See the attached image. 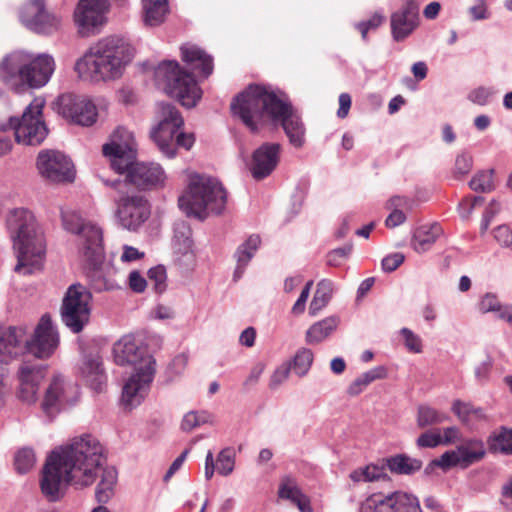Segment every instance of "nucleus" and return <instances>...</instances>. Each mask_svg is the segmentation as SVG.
I'll use <instances>...</instances> for the list:
<instances>
[{
  "instance_id": "f257e3e1",
  "label": "nucleus",
  "mask_w": 512,
  "mask_h": 512,
  "mask_svg": "<svg viewBox=\"0 0 512 512\" xmlns=\"http://www.w3.org/2000/svg\"><path fill=\"white\" fill-rule=\"evenodd\" d=\"M105 461L102 445L89 434L54 449L41 472L43 496L49 502H57L64 497L68 486L75 489L89 487L101 472L95 496L99 503H107L114 492L117 470L112 466L104 467Z\"/></svg>"
},
{
  "instance_id": "f03ea898",
  "label": "nucleus",
  "mask_w": 512,
  "mask_h": 512,
  "mask_svg": "<svg viewBox=\"0 0 512 512\" xmlns=\"http://www.w3.org/2000/svg\"><path fill=\"white\" fill-rule=\"evenodd\" d=\"M231 110L252 131L257 132L260 124H280L290 143L302 147L305 141V126L288 97L270 87L250 85L231 103Z\"/></svg>"
},
{
  "instance_id": "7ed1b4c3",
  "label": "nucleus",
  "mask_w": 512,
  "mask_h": 512,
  "mask_svg": "<svg viewBox=\"0 0 512 512\" xmlns=\"http://www.w3.org/2000/svg\"><path fill=\"white\" fill-rule=\"evenodd\" d=\"M135 56L130 41L120 35L99 39L75 63V71L92 83L115 81L122 77Z\"/></svg>"
},
{
  "instance_id": "20e7f679",
  "label": "nucleus",
  "mask_w": 512,
  "mask_h": 512,
  "mask_svg": "<svg viewBox=\"0 0 512 512\" xmlns=\"http://www.w3.org/2000/svg\"><path fill=\"white\" fill-rule=\"evenodd\" d=\"M65 230L79 235L83 239L82 256L85 262L87 277L96 291L113 290L117 287L114 279L115 267L104 261L102 230L96 224L85 221L73 210L61 213Z\"/></svg>"
},
{
  "instance_id": "39448f33",
  "label": "nucleus",
  "mask_w": 512,
  "mask_h": 512,
  "mask_svg": "<svg viewBox=\"0 0 512 512\" xmlns=\"http://www.w3.org/2000/svg\"><path fill=\"white\" fill-rule=\"evenodd\" d=\"M6 228L17 256L15 271L28 275L40 270L45 259L46 242L33 213L26 208L10 210L6 216Z\"/></svg>"
},
{
  "instance_id": "423d86ee",
  "label": "nucleus",
  "mask_w": 512,
  "mask_h": 512,
  "mask_svg": "<svg viewBox=\"0 0 512 512\" xmlns=\"http://www.w3.org/2000/svg\"><path fill=\"white\" fill-rule=\"evenodd\" d=\"M118 365H131L134 373L123 386L122 403L128 408L138 406L147 396L156 371L155 360L145 348L140 347L134 336L125 335L113 347Z\"/></svg>"
},
{
  "instance_id": "0eeeda50",
  "label": "nucleus",
  "mask_w": 512,
  "mask_h": 512,
  "mask_svg": "<svg viewBox=\"0 0 512 512\" xmlns=\"http://www.w3.org/2000/svg\"><path fill=\"white\" fill-rule=\"evenodd\" d=\"M54 70L55 61L51 55L15 50L0 61V80L16 92L37 89L49 82Z\"/></svg>"
},
{
  "instance_id": "6e6552de",
  "label": "nucleus",
  "mask_w": 512,
  "mask_h": 512,
  "mask_svg": "<svg viewBox=\"0 0 512 512\" xmlns=\"http://www.w3.org/2000/svg\"><path fill=\"white\" fill-rule=\"evenodd\" d=\"M180 209L188 216L204 220L209 214H221L227 204V191L222 183L209 175L193 173L186 190L178 199Z\"/></svg>"
},
{
  "instance_id": "1a4fd4ad",
  "label": "nucleus",
  "mask_w": 512,
  "mask_h": 512,
  "mask_svg": "<svg viewBox=\"0 0 512 512\" xmlns=\"http://www.w3.org/2000/svg\"><path fill=\"white\" fill-rule=\"evenodd\" d=\"M154 77L159 88L187 108L195 107L202 97V90L193 75L183 70L175 60L159 63Z\"/></svg>"
},
{
  "instance_id": "9d476101",
  "label": "nucleus",
  "mask_w": 512,
  "mask_h": 512,
  "mask_svg": "<svg viewBox=\"0 0 512 512\" xmlns=\"http://www.w3.org/2000/svg\"><path fill=\"white\" fill-rule=\"evenodd\" d=\"M117 195L113 198L117 205L116 216L119 224L130 231H136L150 216L148 200L141 194H130L129 184L121 179H102Z\"/></svg>"
},
{
  "instance_id": "9b49d317",
  "label": "nucleus",
  "mask_w": 512,
  "mask_h": 512,
  "mask_svg": "<svg viewBox=\"0 0 512 512\" xmlns=\"http://www.w3.org/2000/svg\"><path fill=\"white\" fill-rule=\"evenodd\" d=\"M45 101L35 98L23 111L21 118L10 117L0 124V130H11L15 141L24 145H39L46 138L48 130L42 119Z\"/></svg>"
},
{
  "instance_id": "f8f14e48",
  "label": "nucleus",
  "mask_w": 512,
  "mask_h": 512,
  "mask_svg": "<svg viewBox=\"0 0 512 512\" xmlns=\"http://www.w3.org/2000/svg\"><path fill=\"white\" fill-rule=\"evenodd\" d=\"M92 295L81 284L67 289L61 305V319L73 333L81 332L90 320Z\"/></svg>"
},
{
  "instance_id": "ddd939ff",
  "label": "nucleus",
  "mask_w": 512,
  "mask_h": 512,
  "mask_svg": "<svg viewBox=\"0 0 512 512\" xmlns=\"http://www.w3.org/2000/svg\"><path fill=\"white\" fill-rule=\"evenodd\" d=\"M157 125L151 136L159 150L168 158L175 156L174 137L184 124L179 110L170 103H159L156 111Z\"/></svg>"
},
{
  "instance_id": "4468645a",
  "label": "nucleus",
  "mask_w": 512,
  "mask_h": 512,
  "mask_svg": "<svg viewBox=\"0 0 512 512\" xmlns=\"http://www.w3.org/2000/svg\"><path fill=\"white\" fill-rule=\"evenodd\" d=\"M137 144L134 135L125 127H117L110 141L103 145V154L111 158V166L116 172H122L131 161H135Z\"/></svg>"
},
{
  "instance_id": "2eb2a0df",
  "label": "nucleus",
  "mask_w": 512,
  "mask_h": 512,
  "mask_svg": "<svg viewBox=\"0 0 512 512\" xmlns=\"http://www.w3.org/2000/svg\"><path fill=\"white\" fill-rule=\"evenodd\" d=\"M37 167L42 177L55 182H72L75 169L71 159L57 150H44L38 154Z\"/></svg>"
},
{
  "instance_id": "dca6fc26",
  "label": "nucleus",
  "mask_w": 512,
  "mask_h": 512,
  "mask_svg": "<svg viewBox=\"0 0 512 512\" xmlns=\"http://www.w3.org/2000/svg\"><path fill=\"white\" fill-rule=\"evenodd\" d=\"M56 105L57 112L75 124L91 126L97 120L96 106L85 97L63 94L58 97Z\"/></svg>"
},
{
  "instance_id": "f3484780",
  "label": "nucleus",
  "mask_w": 512,
  "mask_h": 512,
  "mask_svg": "<svg viewBox=\"0 0 512 512\" xmlns=\"http://www.w3.org/2000/svg\"><path fill=\"white\" fill-rule=\"evenodd\" d=\"M420 25V5L417 0H403L401 6L390 15L391 36L402 42L410 37Z\"/></svg>"
},
{
  "instance_id": "a211bd4d",
  "label": "nucleus",
  "mask_w": 512,
  "mask_h": 512,
  "mask_svg": "<svg viewBox=\"0 0 512 512\" xmlns=\"http://www.w3.org/2000/svg\"><path fill=\"white\" fill-rule=\"evenodd\" d=\"M59 345V335L51 317L43 315L37 324L31 340L25 338V346L28 351L37 358H48Z\"/></svg>"
},
{
  "instance_id": "6ab92c4d",
  "label": "nucleus",
  "mask_w": 512,
  "mask_h": 512,
  "mask_svg": "<svg viewBox=\"0 0 512 512\" xmlns=\"http://www.w3.org/2000/svg\"><path fill=\"white\" fill-rule=\"evenodd\" d=\"M77 397L78 387L71 381L57 375L46 390L42 402L43 412L48 416H53L62 407L75 403Z\"/></svg>"
},
{
  "instance_id": "aec40b11",
  "label": "nucleus",
  "mask_w": 512,
  "mask_h": 512,
  "mask_svg": "<svg viewBox=\"0 0 512 512\" xmlns=\"http://www.w3.org/2000/svg\"><path fill=\"white\" fill-rule=\"evenodd\" d=\"M20 21L37 33H52L60 25V18L45 10V0H31L20 12Z\"/></svg>"
},
{
  "instance_id": "412c9836",
  "label": "nucleus",
  "mask_w": 512,
  "mask_h": 512,
  "mask_svg": "<svg viewBox=\"0 0 512 512\" xmlns=\"http://www.w3.org/2000/svg\"><path fill=\"white\" fill-rule=\"evenodd\" d=\"M119 174L126 173V182L141 189L162 187L165 184L166 174L158 163H136L131 161L127 168Z\"/></svg>"
},
{
  "instance_id": "4be33fe9",
  "label": "nucleus",
  "mask_w": 512,
  "mask_h": 512,
  "mask_svg": "<svg viewBox=\"0 0 512 512\" xmlns=\"http://www.w3.org/2000/svg\"><path fill=\"white\" fill-rule=\"evenodd\" d=\"M107 0H79L74 12V20L83 36L93 34L103 24Z\"/></svg>"
},
{
  "instance_id": "5701e85b",
  "label": "nucleus",
  "mask_w": 512,
  "mask_h": 512,
  "mask_svg": "<svg viewBox=\"0 0 512 512\" xmlns=\"http://www.w3.org/2000/svg\"><path fill=\"white\" fill-rule=\"evenodd\" d=\"M280 150L281 145L278 143H264L253 152L250 172L254 179H264L275 170Z\"/></svg>"
},
{
  "instance_id": "b1692460",
  "label": "nucleus",
  "mask_w": 512,
  "mask_h": 512,
  "mask_svg": "<svg viewBox=\"0 0 512 512\" xmlns=\"http://www.w3.org/2000/svg\"><path fill=\"white\" fill-rule=\"evenodd\" d=\"M46 375V369L40 365L23 363L18 371L19 398L27 403H34L37 399L39 385Z\"/></svg>"
},
{
  "instance_id": "393cba45",
  "label": "nucleus",
  "mask_w": 512,
  "mask_h": 512,
  "mask_svg": "<svg viewBox=\"0 0 512 512\" xmlns=\"http://www.w3.org/2000/svg\"><path fill=\"white\" fill-rule=\"evenodd\" d=\"M172 250L176 261L183 264H190L194 261L192 231L185 221H178L174 224Z\"/></svg>"
},
{
  "instance_id": "a878e982",
  "label": "nucleus",
  "mask_w": 512,
  "mask_h": 512,
  "mask_svg": "<svg viewBox=\"0 0 512 512\" xmlns=\"http://www.w3.org/2000/svg\"><path fill=\"white\" fill-rule=\"evenodd\" d=\"M26 331L22 327L0 325V362H7L22 353Z\"/></svg>"
},
{
  "instance_id": "bb28decb",
  "label": "nucleus",
  "mask_w": 512,
  "mask_h": 512,
  "mask_svg": "<svg viewBox=\"0 0 512 512\" xmlns=\"http://www.w3.org/2000/svg\"><path fill=\"white\" fill-rule=\"evenodd\" d=\"M79 370L82 378L90 388L95 391H102L107 376L103 368L102 359L98 353L84 354Z\"/></svg>"
},
{
  "instance_id": "cd10ccee",
  "label": "nucleus",
  "mask_w": 512,
  "mask_h": 512,
  "mask_svg": "<svg viewBox=\"0 0 512 512\" xmlns=\"http://www.w3.org/2000/svg\"><path fill=\"white\" fill-rule=\"evenodd\" d=\"M182 61L204 78L213 72V58L194 44H184L180 48Z\"/></svg>"
},
{
  "instance_id": "c85d7f7f",
  "label": "nucleus",
  "mask_w": 512,
  "mask_h": 512,
  "mask_svg": "<svg viewBox=\"0 0 512 512\" xmlns=\"http://www.w3.org/2000/svg\"><path fill=\"white\" fill-rule=\"evenodd\" d=\"M278 495L282 499L289 500L300 512H313L310 499L299 488L296 480L286 476L281 480Z\"/></svg>"
},
{
  "instance_id": "c756f323",
  "label": "nucleus",
  "mask_w": 512,
  "mask_h": 512,
  "mask_svg": "<svg viewBox=\"0 0 512 512\" xmlns=\"http://www.w3.org/2000/svg\"><path fill=\"white\" fill-rule=\"evenodd\" d=\"M414 201L406 196L395 195L386 202V209L390 210V214L385 220L388 228H395L403 224L407 217L405 212L413 208Z\"/></svg>"
},
{
  "instance_id": "7c9ffc66",
  "label": "nucleus",
  "mask_w": 512,
  "mask_h": 512,
  "mask_svg": "<svg viewBox=\"0 0 512 512\" xmlns=\"http://www.w3.org/2000/svg\"><path fill=\"white\" fill-rule=\"evenodd\" d=\"M261 244V238L259 235H250L236 250L235 258L237 265L233 274L234 281H238L244 274V271L254 257L256 251Z\"/></svg>"
},
{
  "instance_id": "2f4dec72",
  "label": "nucleus",
  "mask_w": 512,
  "mask_h": 512,
  "mask_svg": "<svg viewBox=\"0 0 512 512\" xmlns=\"http://www.w3.org/2000/svg\"><path fill=\"white\" fill-rule=\"evenodd\" d=\"M442 232V227L438 223L422 225L415 230L411 246L417 253H424L433 246Z\"/></svg>"
},
{
  "instance_id": "473e14b6",
  "label": "nucleus",
  "mask_w": 512,
  "mask_h": 512,
  "mask_svg": "<svg viewBox=\"0 0 512 512\" xmlns=\"http://www.w3.org/2000/svg\"><path fill=\"white\" fill-rule=\"evenodd\" d=\"M456 449L463 463V468L479 462L486 454L484 442L477 438L462 440Z\"/></svg>"
},
{
  "instance_id": "72a5a7b5",
  "label": "nucleus",
  "mask_w": 512,
  "mask_h": 512,
  "mask_svg": "<svg viewBox=\"0 0 512 512\" xmlns=\"http://www.w3.org/2000/svg\"><path fill=\"white\" fill-rule=\"evenodd\" d=\"M386 496L390 512H422L418 498L410 493L395 491Z\"/></svg>"
},
{
  "instance_id": "f704fd0d",
  "label": "nucleus",
  "mask_w": 512,
  "mask_h": 512,
  "mask_svg": "<svg viewBox=\"0 0 512 512\" xmlns=\"http://www.w3.org/2000/svg\"><path fill=\"white\" fill-rule=\"evenodd\" d=\"M487 446L491 453L512 455V428L501 426L491 432L487 438Z\"/></svg>"
},
{
  "instance_id": "c9c22d12",
  "label": "nucleus",
  "mask_w": 512,
  "mask_h": 512,
  "mask_svg": "<svg viewBox=\"0 0 512 512\" xmlns=\"http://www.w3.org/2000/svg\"><path fill=\"white\" fill-rule=\"evenodd\" d=\"M339 322L337 316H330L314 323L306 332L307 343L318 344L322 342L336 330Z\"/></svg>"
},
{
  "instance_id": "e433bc0d",
  "label": "nucleus",
  "mask_w": 512,
  "mask_h": 512,
  "mask_svg": "<svg viewBox=\"0 0 512 512\" xmlns=\"http://www.w3.org/2000/svg\"><path fill=\"white\" fill-rule=\"evenodd\" d=\"M452 411L463 424L470 428L475 427L481 421L487 420V416L482 408L474 407L470 403H465L460 400L454 401Z\"/></svg>"
},
{
  "instance_id": "4c0bfd02",
  "label": "nucleus",
  "mask_w": 512,
  "mask_h": 512,
  "mask_svg": "<svg viewBox=\"0 0 512 512\" xmlns=\"http://www.w3.org/2000/svg\"><path fill=\"white\" fill-rule=\"evenodd\" d=\"M142 6L146 26L160 25L169 12L168 0H142Z\"/></svg>"
},
{
  "instance_id": "58836bf2",
  "label": "nucleus",
  "mask_w": 512,
  "mask_h": 512,
  "mask_svg": "<svg viewBox=\"0 0 512 512\" xmlns=\"http://www.w3.org/2000/svg\"><path fill=\"white\" fill-rule=\"evenodd\" d=\"M390 472L399 475H411L422 468V461L405 454H397L386 459Z\"/></svg>"
},
{
  "instance_id": "ea45409f",
  "label": "nucleus",
  "mask_w": 512,
  "mask_h": 512,
  "mask_svg": "<svg viewBox=\"0 0 512 512\" xmlns=\"http://www.w3.org/2000/svg\"><path fill=\"white\" fill-rule=\"evenodd\" d=\"M388 375L387 368L383 365L376 366L360 376H358L354 381L349 385L347 392L350 396L359 395L370 383L385 379Z\"/></svg>"
},
{
  "instance_id": "a19ab883",
  "label": "nucleus",
  "mask_w": 512,
  "mask_h": 512,
  "mask_svg": "<svg viewBox=\"0 0 512 512\" xmlns=\"http://www.w3.org/2000/svg\"><path fill=\"white\" fill-rule=\"evenodd\" d=\"M333 293L331 281L323 279L317 284L316 291L309 306V313L317 315L330 301Z\"/></svg>"
},
{
  "instance_id": "79ce46f5",
  "label": "nucleus",
  "mask_w": 512,
  "mask_h": 512,
  "mask_svg": "<svg viewBox=\"0 0 512 512\" xmlns=\"http://www.w3.org/2000/svg\"><path fill=\"white\" fill-rule=\"evenodd\" d=\"M313 359L314 355L310 349L301 348L290 361H287V363L291 366V370L295 375L298 377H304L309 372Z\"/></svg>"
},
{
  "instance_id": "37998d69",
  "label": "nucleus",
  "mask_w": 512,
  "mask_h": 512,
  "mask_svg": "<svg viewBox=\"0 0 512 512\" xmlns=\"http://www.w3.org/2000/svg\"><path fill=\"white\" fill-rule=\"evenodd\" d=\"M449 419V416L429 405H420L417 413V425L425 428L441 424Z\"/></svg>"
},
{
  "instance_id": "c03bdc74",
  "label": "nucleus",
  "mask_w": 512,
  "mask_h": 512,
  "mask_svg": "<svg viewBox=\"0 0 512 512\" xmlns=\"http://www.w3.org/2000/svg\"><path fill=\"white\" fill-rule=\"evenodd\" d=\"M384 476L383 468L369 464L364 467H359L349 474L350 480L355 483H369L379 480Z\"/></svg>"
},
{
  "instance_id": "a18cd8bd",
  "label": "nucleus",
  "mask_w": 512,
  "mask_h": 512,
  "mask_svg": "<svg viewBox=\"0 0 512 512\" xmlns=\"http://www.w3.org/2000/svg\"><path fill=\"white\" fill-rule=\"evenodd\" d=\"M236 453L234 448L226 447L222 449L216 459V470L222 476L230 475L235 467Z\"/></svg>"
},
{
  "instance_id": "49530a36",
  "label": "nucleus",
  "mask_w": 512,
  "mask_h": 512,
  "mask_svg": "<svg viewBox=\"0 0 512 512\" xmlns=\"http://www.w3.org/2000/svg\"><path fill=\"white\" fill-rule=\"evenodd\" d=\"M359 512H390L387 496L381 493L370 495L361 503Z\"/></svg>"
},
{
  "instance_id": "de8ad7c7",
  "label": "nucleus",
  "mask_w": 512,
  "mask_h": 512,
  "mask_svg": "<svg viewBox=\"0 0 512 512\" xmlns=\"http://www.w3.org/2000/svg\"><path fill=\"white\" fill-rule=\"evenodd\" d=\"M469 186L476 192H491L494 189L493 170L476 173L469 182Z\"/></svg>"
},
{
  "instance_id": "09e8293b",
  "label": "nucleus",
  "mask_w": 512,
  "mask_h": 512,
  "mask_svg": "<svg viewBox=\"0 0 512 512\" xmlns=\"http://www.w3.org/2000/svg\"><path fill=\"white\" fill-rule=\"evenodd\" d=\"M35 462L34 451L30 448H22L15 455L14 465L17 472L25 474L34 467Z\"/></svg>"
},
{
  "instance_id": "8fccbe9b",
  "label": "nucleus",
  "mask_w": 512,
  "mask_h": 512,
  "mask_svg": "<svg viewBox=\"0 0 512 512\" xmlns=\"http://www.w3.org/2000/svg\"><path fill=\"white\" fill-rule=\"evenodd\" d=\"M209 414L207 412L190 411L186 413L181 421V429L184 432H190L194 428L205 424L209 421Z\"/></svg>"
},
{
  "instance_id": "3c124183",
  "label": "nucleus",
  "mask_w": 512,
  "mask_h": 512,
  "mask_svg": "<svg viewBox=\"0 0 512 512\" xmlns=\"http://www.w3.org/2000/svg\"><path fill=\"white\" fill-rule=\"evenodd\" d=\"M385 16L382 12L376 11L368 20L360 21L355 24V28L361 33L364 41L367 40V35L370 30H376L382 25Z\"/></svg>"
},
{
  "instance_id": "603ef678",
  "label": "nucleus",
  "mask_w": 512,
  "mask_h": 512,
  "mask_svg": "<svg viewBox=\"0 0 512 512\" xmlns=\"http://www.w3.org/2000/svg\"><path fill=\"white\" fill-rule=\"evenodd\" d=\"M431 465H436L437 467H440L444 471H447L450 468L456 466L463 467V463L460 459L457 449L448 450L444 452L439 458L434 459L431 462Z\"/></svg>"
},
{
  "instance_id": "864d4df0",
  "label": "nucleus",
  "mask_w": 512,
  "mask_h": 512,
  "mask_svg": "<svg viewBox=\"0 0 512 512\" xmlns=\"http://www.w3.org/2000/svg\"><path fill=\"white\" fill-rule=\"evenodd\" d=\"M399 333L404 340V346L409 352L419 354L423 351V342L419 335L406 327L400 329Z\"/></svg>"
},
{
  "instance_id": "5fc2aeb1",
  "label": "nucleus",
  "mask_w": 512,
  "mask_h": 512,
  "mask_svg": "<svg viewBox=\"0 0 512 512\" xmlns=\"http://www.w3.org/2000/svg\"><path fill=\"white\" fill-rule=\"evenodd\" d=\"M473 166V158L472 156L466 152L462 151L456 156L453 175L456 178L463 177L467 175Z\"/></svg>"
},
{
  "instance_id": "6e6d98bb",
  "label": "nucleus",
  "mask_w": 512,
  "mask_h": 512,
  "mask_svg": "<svg viewBox=\"0 0 512 512\" xmlns=\"http://www.w3.org/2000/svg\"><path fill=\"white\" fill-rule=\"evenodd\" d=\"M441 430L430 429L419 435L416 444L419 448H435L441 445Z\"/></svg>"
},
{
  "instance_id": "4d7b16f0",
  "label": "nucleus",
  "mask_w": 512,
  "mask_h": 512,
  "mask_svg": "<svg viewBox=\"0 0 512 512\" xmlns=\"http://www.w3.org/2000/svg\"><path fill=\"white\" fill-rule=\"evenodd\" d=\"M502 303L499 301L498 297L494 293H485L479 300L477 304V308L479 312L486 313H496L500 309Z\"/></svg>"
},
{
  "instance_id": "13d9d810",
  "label": "nucleus",
  "mask_w": 512,
  "mask_h": 512,
  "mask_svg": "<svg viewBox=\"0 0 512 512\" xmlns=\"http://www.w3.org/2000/svg\"><path fill=\"white\" fill-rule=\"evenodd\" d=\"M352 251V244H346L343 247L330 251L327 255V264L332 267L340 266Z\"/></svg>"
},
{
  "instance_id": "bf43d9fd",
  "label": "nucleus",
  "mask_w": 512,
  "mask_h": 512,
  "mask_svg": "<svg viewBox=\"0 0 512 512\" xmlns=\"http://www.w3.org/2000/svg\"><path fill=\"white\" fill-rule=\"evenodd\" d=\"M291 371V366H289L287 362L282 363L274 370L273 374L271 375L269 387L271 389L278 388L288 379Z\"/></svg>"
},
{
  "instance_id": "052dcab7",
  "label": "nucleus",
  "mask_w": 512,
  "mask_h": 512,
  "mask_svg": "<svg viewBox=\"0 0 512 512\" xmlns=\"http://www.w3.org/2000/svg\"><path fill=\"white\" fill-rule=\"evenodd\" d=\"M493 94H494V91L492 88L481 86V87H478V88L472 90L468 94V99L471 102H473L474 104H477L480 106H485L490 102Z\"/></svg>"
},
{
  "instance_id": "680f3d73",
  "label": "nucleus",
  "mask_w": 512,
  "mask_h": 512,
  "mask_svg": "<svg viewBox=\"0 0 512 512\" xmlns=\"http://www.w3.org/2000/svg\"><path fill=\"white\" fill-rule=\"evenodd\" d=\"M148 278L150 282L154 283V289L156 292H163L165 289L166 281V270L164 266H156L148 271Z\"/></svg>"
},
{
  "instance_id": "e2e57ef3",
  "label": "nucleus",
  "mask_w": 512,
  "mask_h": 512,
  "mask_svg": "<svg viewBox=\"0 0 512 512\" xmlns=\"http://www.w3.org/2000/svg\"><path fill=\"white\" fill-rule=\"evenodd\" d=\"M495 240L499 245L512 250V230L507 225H500L493 230Z\"/></svg>"
},
{
  "instance_id": "0e129e2a",
  "label": "nucleus",
  "mask_w": 512,
  "mask_h": 512,
  "mask_svg": "<svg viewBox=\"0 0 512 512\" xmlns=\"http://www.w3.org/2000/svg\"><path fill=\"white\" fill-rule=\"evenodd\" d=\"M405 260L404 254L400 252L392 253L382 259L381 267L384 272L391 273L395 271Z\"/></svg>"
},
{
  "instance_id": "69168bd1",
  "label": "nucleus",
  "mask_w": 512,
  "mask_h": 512,
  "mask_svg": "<svg viewBox=\"0 0 512 512\" xmlns=\"http://www.w3.org/2000/svg\"><path fill=\"white\" fill-rule=\"evenodd\" d=\"M313 286V281H308L304 288L302 289L298 299L294 303L291 312L295 315H300L305 311L306 302L309 298L311 288Z\"/></svg>"
},
{
  "instance_id": "338daca9",
  "label": "nucleus",
  "mask_w": 512,
  "mask_h": 512,
  "mask_svg": "<svg viewBox=\"0 0 512 512\" xmlns=\"http://www.w3.org/2000/svg\"><path fill=\"white\" fill-rule=\"evenodd\" d=\"M441 445H452L462 441V435L459 428L455 426L446 427L441 434Z\"/></svg>"
},
{
  "instance_id": "774afa93",
  "label": "nucleus",
  "mask_w": 512,
  "mask_h": 512,
  "mask_svg": "<svg viewBox=\"0 0 512 512\" xmlns=\"http://www.w3.org/2000/svg\"><path fill=\"white\" fill-rule=\"evenodd\" d=\"M469 13L474 21L484 20L489 17L485 0H474L469 8Z\"/></svg>"
}]
</instances>
